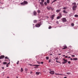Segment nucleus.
Returning a JSON list of instances; mask_svg holds the SVG:
<instances>
[{
    "instance_id": "1",
    "label": "nucleus",
    "mask_w": 78,
    "mask_h": 78,
    "mask_svg": "<svg viewBox=\"0 0 78 78\" xmlns=\"http://www.w3.org/2000/svg\"><path fill=\"white\" fill-rule=\"evenodd\" d=\"M42 25V23H41V22H39V23H38L37 24L35 25V27H38L39 28V27H41V25Z\"/></svg>"
},
{
    "instance_id": "2",
    "label": "nucleus",
    "mask_w": 78,
    "mask_h": 78,
    "mask_svg": "<svg viewBox=\"0 0 78 78\" xmlns=\"http://www.w3.org/2000/svg\"><path fill=\"white\" fill-rule=\"evenodd\" d=\"M27 4H28V2L25 1H24L23 2L20 3V4L22 5H27Z\"/></svg>"
},
{
    "instance_id": "3",
    "label": "nucleus",
    "mask_w": 78,
    "mask_h": 78,
    "mask_svg": "<svg viewBox=\"0 0 78 78\" xmlns=\"http://www.w3.org/2000/svg\"><path fill=\"white\" fill-rule=\"evenodd\" d=\"M77 8V5L73 6L72 7L73 10V11H76V9Z\"/></svg>"
},
{
    "instance_id": "4",
    "label": "nucleus",
    "mask_w": 78,
    "mask_h": 78,
    "mask_svg": "<svg viewBox=\"0 0 78 78\" xmlns=\"http://www.w3.org/2000/svg\"><path fill=\"white\" fill-rule=\"evenodd\" d=\"M41 2H40V5H41V6H43L44 5V0H41Z\"/></svg>"
},
{
    "instance_id": "5",
    "label": "nucleus",
    "mask_w": 78,
    "mask_h": 78,
    "mask_svg": "<svg viewBox=\"0 0 78 78\" xmlns=\"http://www.w3.org/2000/svg\"><path fill=\"white\" fill-rule=\"evenodd\" d=\"M62 20L63 22H67V19L65 18H63Z\"/></svg>"
},
{
    "instance_id": "6",
    "label": "nucleus",
    "mask_w": 78,
    "mask_h": 78,
    "mask_svg": "<svg viewBox=\"0 0 78 78\" xmlns=\"http://www.w3.org/2000/svg\"><path fill=\"white\" fill-rule=\"evenodd\" d=\"M67 60L66 59L63 62H62V64H66L67 62Z\"/></svg>"
},
{
    "instance_id": "7",
    "label": "nucleus",
    "mask_w": 78,
    "mask_h": 78,
    "mask_svg": "<svg viewBox=\"0 0 78 78\" xmlns=\"http://www.w3.org/2000/svg\"><path fill=\"white\" fill-rule=\"evenodd\" d=\"M49 73L51 75H54L55 74V71H51L49 72Z\"/></svg>"
},
{
    "instance_id": "8",
    "label": "nucleus",
    "mask_w": 78,
    "mask_h": 78,
    "mask_svg": "<svg viewBox=\"0 0 78 78\" xmlns=\"http://www.w3.org/2000/svg\"><path fill=\"white\" fill-rule=\"evenodd\" d=\"M47 9H48V10H50L51 9V10H52V8H51V7L50 6L49 7H47Z\"/></svg>"
},
{
    "instance_id": "9",
    "label": "nucleus",
    "mask_w": 78,
    "mask_h": 78,
    "mask_svg": "<svg viewBox=\"0 0 78 78\" xmlns=\"http://www.w3.org/2000/svg\"><path fill=\"white\" fill-rule=\"evenodd\" d=\"M55 15L54 14L51 15V18L52 20H53V19H54V17H55Z\"/></svg>"
},
{
    "instance_id": "10",
    "label": "nucleus",
    "mask_w": 78,
    "mask_h": 78,
    "mask_svg": "<svg viewBox=\"0 0 78 78\" xmlns=\"http://www.w3.org/2000/svg\"><path fill=\"white\" fill-rule=\"evenodd\" d=\"M5 58V56L4 55H1L0 56V59H3Z\"/></svg>"
},
{
    "instance_id": "11",
    "label": "nucleus",
    "mask_w": 78,
    "mask_h": 78,
    "mask_svg": "<svg viewBox=\"0 0 78 78\" xmlns=\"http://www.w3.org/2000/svg\"><path fill=\"white\" fill-rule=\"evenodd\" d=\"M63 47H64L63 48H62V50H65L66 49V48H67V46H63Z\"/></svg>"
},
{
    "instance_id": "12",
    "label": "nucleus",
    "mask_w": 78,
    "mask_h": 78,
    "mask_svg": "<svg viewBox=\"0 0 78 78\" xmlns=\"http://www.w3.org/2000/svg\"><path fill=\"white\" fill-rule=\"evenodd\" d=\"M33 13H34V16H36V14H37V13L36 12V11H34L33 12Z\"/></svg>"
},
{
    "instance_id": "13",
    "label": "nucleus",
    "mask_w": 78,
    "mask_h": 78,
    "mask_svg": "<svg viewBox=\"0 0 78 78\" xmlns=\"http://www.w3.org/2000/svg\"><path fill=\"white\" fill-rule=\"evenodd\" d=\"M63 12L64 13H65V14H67V13H68V12H66V10H63Z\"/></svg>"
},
{
    "instance_id": "14",
    "label": "nucleus",
    "mask_w": 78,
    "mask_h": 78,
    "mask_svg": "<svg viewBox=\"0 0 78 78\" xmlns=\"http://www.w3.org/2000/svg\"><path fill=\"white\" fill-rule=\"evenodd\" d=\"M5 59H8V60H9V61H10V60L9 59V58L7 56H6L5 57Z\"/></svg>"
},
{
    "instance_id": "15",
    "label": "nucleus",
    "mask_w": 78,
    "mask_h": 78,
    "mask_svg": "<svg viewBox=\"0 0 78 78\" xmlns=\"http://www.w3.org/2000/svg\"><path fill=\"white\" fill-rule=\"evenodd\" d=\"M59 16L60 17V18H61V17H62V14H61V13H59Z\"/></svg>"
},
{
    "instance_id": "16",
    "label": "nucleus",
    "mask_w": 78,
    "mask_h": 78,
    "mask_svg": "<svg viewBox=\"0 0 78 78\" xmlns=\"http://www.w3.org/2000/svg\"><path fill=\"white\" fill-rule=\"evenodd\" d=\"M59 11H61V9H59L57 10H56V12H59Z\"/></svg>"
},
{
    "instance_id": "17",
    "label": "nucleus",
    "mask_w": 78,
    "mask_h": 78,
    "mask_svg": "<svg viewBox=\"0 0 78 78\" xmlns=\"http://www.w3.org/2000/svg\"><path fill=\"white\" fill-rule=\"evenodd\" d=\"M50 0H47L46 1V2L47 3H48H48H50Z\"/></svg>"
},
{
    "instance_id": "18",
    "label": "nucleus",
    "mask_w": 78,
    "mask_h": 78,
    "mask_svg": "<svg viewBox=\"0 0 78 78\" xmlns=\"http://www.w3.org/2000/svg\"><path fill=\"white\" fill-rule=\"evenodd\" d=\"M37 20H34V23H37Z\"/></svg>"
},
{
    "instance_id": "19",
    "label": "nucleus",
    "mask_w": 78,
    "mask_h": 78,
    "mask_svg": "<svg viewBox=\"0 0 78 78\" xmlns=\"http://www.w3.org/2000/svg\"><path fill=\"white\" fill-rule=\"evenodd\" d=\"M57 0H54L53 1H52V2L51 3V4H52L53 3H54V2H56V1H57Z\"/></svg>"
},
{
    "instance_id": "20",
    "label": "nucleus",
    "mask_w": 78,
    "mask_h": 78,
    "mask_svg": "<svg viewBox=\"0 0 78 78\" xmlns=\"http://www.w3.org/2000/svg\"><path fill=\"white\" fill-rule=\"evenodd\" d=\"M73 59L74 61H76V60L78 59V58H73Z\"/></svg>"
},
{
    "instance_id": "21",
    "label": "nucleus",
    "mask_w": 78,
    "mask_h": 78,
    "mask_svg": "<svg viewBox=\"0 0 78 78\" xmlns=\"http://www.w3.org/2000/svg\"><path fill=\"white\" fill-rule=\"evenodd\" d=\"M39 73H40L39 72H37L36 73V74L37 75H39Z\"/></svg>"
},
{
    "instance_id": "22",
    "label": "nucleus",
    "mask_w": 78,
    "mask_h": 78,
    "mask_svg": "<svg viewBox=\"0 0 78 78\" xmlns=\"http://www.w3.org/2000/svg\"><path fill=\"white\" fill-rule=\"evenodd\" d=\"M73 5L74 6H77L76 5V3L75 2H73Z\"/></svg>"
},
{
    "instance_id": "23",
    "label": "nucleus",
    "mask_w": 78,
    "mask_h": 78,
    "mask_svg": "<svg viewBox=\"0 0 78 78\" xmlns=\"http://www.w3.org/2000/svg\"><path fill=\"white\" fill-rule=\"evenodd\" d=\"M67 7H64L63 8V9H67Z\"/></svg>"
},
{
    "instance_id": "24",
    "label": "nucleus",
    "mask_w": 78,
    "mask_h": 78,
    "mask_svg": "<svg viewBox=\"0 0 78 78\" xmlns=\"http://www.w3.org/2000/svg\"><path fill=\"white\" fill-rule=\"evenodd\" d=\"M44 4L45 5V6H47V3L46 2H44Z\"/></svg>"
},
{
    "instance_id": "25",
    "label": "nucleus",
    "mask_w": 78,
    "mask_h": 78,
    "mask_svg": "<svg viewBox=\"0 0 78 78\" xmlns=\"http://www.w3.org/2000/svg\"><path fill=\"white\" fill-rule=\"evenodd\" d=\"M61 18L59 16H58L57 17V19H59Z\"/></svg>"
},
{
    "instance_id": "26",
    "label": "nucleus",
    "mask_w": 78,
    "mask_h": 78,
    "mask_svg": "<svg viewBox=\"0 0 78 78\" xmlns=\"http://www.w3.org/2000/svg\"><path fill=\"white\" fill-rule=\"evenodd\" d=\"M3 64H4V65H5V64H7V62H4L3 63Z\"/></svg>"
},
{
    "instance_id": "27",
    "label": "nucleus",
    "mask_w": 78,
    "mask_h": 78,
    "mask_svg": "<svg viewBox=\"0 0 78 78\" xmlns=\"http://www.w3.org/2000/svg\"><path fill=\"white\" fill-rule=\"evenodd\" d=\"M74 17H78V15H74Z\"/></svg>"
},
{
    "instance_id": "28",
    "label": "nucleus",
    "mask_w": 78,
    "mask_h": 78,
    "mask_svg": "<svg viewBox=\"0 0 78 78\" xmlns=\"http://www.w3.org/2000/svg\"><path fill=\"white\" fill-rule=\"evenodd\" d=\"M71 25L72 27H73V26H74V24L73 23H72Z\"/></svg>"
},
{
    "instance_id": "29",
    "label": "nucleus",
    "mask_w": 78,
    "mask_h": 78,
    "mask_svg": "<svg viewBox=\"0 0 78 78\" xmlns=\"http://www.w3.org/2000/svg\"><path fill=\"white\" fill-rule=\"evenodd\" d=\"M72 16V14H70L69 15V17H71Z\"/></svg>"
},
{
    "instance_id": "30",
    "label": "nucleus",
    "mask_w": 78,
    "mask_h": 78,
    "mask_svg": "<svg viewBox=\"0 0 78 78\" xmlns=\"http://www.w3.org/2000/svg\"><path fill=\"white\" fill-rule=\"evenodd\" d=\"M46 59H47V60H48V59H49V58L48 57H46Z\"/></svg>"
},
{
    "instance_id": "31",
    "label": "nucleus",
    "mask_w": 78,
    "mask_h": 78,
    "mask_svg": "<svg viewBox=\"0 0 78 78\" xmlns=\"http://www.w3.org/2000/svg\"><path fill=\"white\" fill-rule=\"evenodd\" d=\"M51 26H50L49 27H48V29H51Z\"/></svg>"
},
{
    "instance_id": "32",
    "label": "nucleus",
    "mask_w": 78,
    "mask_h": 78,
    "mask_svg": "<svg viewBox=\"0 0 78 78\" xmlns=\"http://www.w3.org/2000/svg\"><path fill=\"white\" fill-rule=\"evenodd\" d=\"M37 62L38 63V64H41V62H40L39 61H37Z\"/></svg>"
},
{
    "instance_id": "33",
    "label": "nucleus",
    "mask_w": 78,
    "mask_h": 78,
    "mask_svg": "<svg viewBox=\"0 0 78 78\" xmlns=\"http://www.w3.org/2000/svg\"><path fill=\"white\" fill-rule=\"evenodd\" d=\"M21 72H23V68H21Z\"/></svg>"
},
{
    "instance_id": "34",
    "label": "nucleus",
    "mask_w": 78,
    "mask_h": 78,
    "mask_svg": "<svg viewBox=\"0 0 78 78\" xmlns=\"http://www.w3.org/2000/svg\"><path fill=\"white\" fill-rule=\"evenodd\" d=\"M70 73H67L66 74H67V75H70Z\"/></svg>"
},
{
    "instance_id": "35",
    "label": "nucleus",
    "mask_w": 78,
    "mask_h": 78,
    "mask_svg": "<svg viewBox=\"0 0 78 78\" xmlns=\"http://www.w3.org/2000/svg\"><path fill=\"white\" fill-rule=\"evenodd\" d=\"M56 23H57V24H59V22L58 21H56Z\"/></svg>"
},
{
    "instance_id": "36",
    "label": "nucleus",
    "mask_w": 78,
    "mask_h": 78,
    "mask_svg": "<svg viewBox=\"0 0 78 78\" xmlns=\"http://www.w3.org/2000/svg\"><path fill=\"white\" fill-rule=\"evenodd\" d=\"M25 71H26L27 72V70H28V69H27V68H25Z\"/></svg>"
},
{
    "instance_id": "37",
    "label": "nucleus",
    "mask_w": 78,
    "mask_h": 78,
    "mask_svg": "<svg viewBox=\"0 0 78 78\" xmlns=\"http://www.w3.org/2000/svg\"><path fill=\"white\" fill-rule=\"evenodd\" d=\"M37 12L38 13H40V12H41V11L38 10L37 11Z\"/></svg>"
},
{
    "instance_id": "38",
    "label": "nucleus",
    "mask_w": 78,
    "mask_h": 78,
    "mask_svg": "<svg viewBox=\"0 0 78 78\" xmlns=\"http://www.w3.org/2000/svg\"><path fill=\"white\" fill-rule=\"evenodd\" d=\"M19 62V61H18L16 63L17 64H18Z\"/></svg>"
},
{
    "instance_id": "39",
    "label": "nucleus",
    "mask_w": 78,
    "mask_h": 78,
    "mask_svg": "<svg viewBox=\"0 0 78 78\" xmlns=\"http://www.w3.org/2000/svg\"><path fill=\"white\" fill-rule=\"evenodd\" d=\"M55 59H56V60H58V58L57 57L55 58Z\"/></svg>"
},
{
    "instance_id": "40",
    "label": "nucleus",
    "mask_w": 78,
    "mask_h": 78,
    "mask_svg": "<svg viewBox=\"0 0 78 78\" xmlns=\"http://www.w3.org/2000/svg\"><path fill=\"white\" fill-rule=\"evenodd\" d=\"M68 64H70V63H71V62H70V61H69L68 62Z\"/></svg>"
},
{
    "instance_id": "41",
    "label": "nucleus",
    "mask_w": 78,
    "mask_h": 78,
    "mask_svg": "<svg viewBox=\"0 0 78 78\" xmlns=\"http://www.w3.org/2000/svg\"><path fill=\"white\" fill-rule=\"evenodd\" d=\"M71 56H72V57H75V55H71Z\"/></svg>"
},
{
    "instance_id": "42",
    "label": "nucleus",
    "mask_w": 78,
    "mask_h": 78,
    "mask_svg": "<svg viewBox=\"0 0 78 78\" xmlns=\"http://www.w3.org/2000/svg\"><path fill=\"white\" fill-rule=\"evenodd\" d=\"M38 66H39V65H36L35 66L37 67H38Z\"/></svg>"
},
{
    "instance_id": "43",
    "label": "nucleus",
    "mask_w": 78,
    "mask_h": 78,
    "mask_svg": "<svg viewBox=\"0 0 78 78\" xmlns=\"http://www.w3.org/2000/svg\"><path fill=\"white\" fill-rule=\"evenodd\" d=\"M41 64H44V62H40Z\"/></svg>"
},
{
    "instance_id": "44",
    "label": "nucleus",
    "mask_w": 78,
    "mask_h": 78,
    "mask_svg": "<svg viewBox=\"0 0 78 78\" xmlns=\"http://www.w3.org/2000/svg\"><path fill=\"white\" fill-rule=\"evenodd\" d=\"M49 62H51V59H49Z\"/></svg>"
},
{
    "instance_id": "45",
    "label": "nucleus",
    "mask_w": 78,
    "mask_h": 78,
    "mask_svg": "<svg viewBox=\"0 0 78 78\" xmlns=\"http://www.w3.org/2000/svg\"><path fill=\"white\" fill-rule=\"evenodd\" d=\"M65 58H68V56H65Z\"/></svg>"
},
{
    "instance_id": "46",
    "label": "nucleus",
    "mask_w": 78,
    "mask_h": 78,
    "mask_svg": "<svg viewBox=\"0 0 78 78\" xmlns=\"http://www.w3.org/2000/svg\"><path fill=\"white\" fill-rule=\"evenodd\" d=\"M10 64V62H9V63L7 64V65H8V64Z\"/></svg>"
},
{
    "instance_id": "47",
    "label": "nucleus",
    "mask_w": 78,
    "mask_h": 78,
    "mask_svg": "<svg viewBox=\"0 0 78 78\" xmlns=\"http://www.w3.org/2000/svg\"><path fill=\"white\" fill-rule=\"evenodd\" d=\"M34 69H37V67H34Z\"/></svg>"
},
{
    "instance_id": "48",
    "label": "nucleus",
    "mask_w": 78,
    "mask_h": 78,
    "mask_svg": "<svg viewBox=\"0 0 78 78\" xmlns=\"http://www.w3.org/2000/svg\"><path fill=\"white\" fill-rule=\"evenodd\" d=\"M63 61H65L66 60V59H65V58H64L63 59Z\"/></svg>"
},
{
    "instance_id": "49",
    "label": "nucleus",
    "mask_w": 78,
    "mask_h": 78,
    "mask_svg": "<svg viewBox=\"0 0 78 78\" xmlns=\"http://www.w3.org/2000/svg\"><path fill=\"white\" fill-rule=\"evenodd\" d=\"M29 65H30V66H33L32 65L30 64H29Z\"/></svg>"
},
{
    "instance_id": "50",
    "label": "nucleus",
    "mask_w": 78,
    "mask_h": 78,
    "mask_svg": "<svg viewBox=\"0 0 78 78\" xmlns=\"http://www.w3.org/2000/svg\"><path fill=\"white\" fill-rule=\"evenodd\" d=\"M2 69H4V67H2Z\"/></svg>"
},
{
    "instance_id": "51",
    "label": "nucleus",
    "mask_w": 78,
    "mask_h": 78,
    "mask_svg": "<svg viewBox=\"0 0 78 78\" xmlns=\"http://www.w3.org/2000/svg\"><path fill=\"white\" fill-rule=\"evenodd\" d=\"M70 59L71 60V61H72L73 60V59H72V58H71Z\"/></svg>"
},
{
    "instance_id": "52",
    "label": "nucleus",
    "mask_w": 78,
    "mask_h": 78,
    "mask_svg": "<svg viewBox=\"0 0 78 78\" xmlns=\"http://www.w3.org/2000/svg\"><path fill=\"white\" fill-rule=\"evenodd\" d=\"M36 66V65H33V66Z\"/></svg>"
},
{
    "instance_id": "53",
    "label": "nucleus",
    "mask_w": 78,
    "mask_h": 78,
    "mask_svg": "<svg viewBox=\"0 0 78 78\" xmlns=\"http://www.w3.org/2000/svg\"><path fill=\"white\" fill-rule=\"evenodd\" d=\"M50 55L51 56V55H53V54H50Z\"/></svg>"
},
{
    "instance_id": "54",
    "label": "nucleus",
    "mask_w": 78,
    "mask_h": 78,
    "mask_svg": "<svg viewBox=\"0 0 78 78\" xmlns=\"http://www.w3.org/2000/svg\"><path fill=\"white\" fill-rule=\"evenodd\" d=\"M6 67H8V65H6Z\"/></svg>"
},
{
    "instance_id": "55",
    "label": "nucleus",
    "mask_w": 78,
    "mask_h": 78,
    "mask_svg": "<svg viewBox=\"0 0 78 78\" xmlns=\"http://www.w3.org/2000/svg\"><path fill=\"white\" fill-rule=\"evenodd\" d=\"M63 78H67V77L65 76V77H64Z\"/></svg>"
},
{
    "instance_id": "56",
    "label": "nucleus",
    "mask_w": 78,
    "mask_h": 78,
    "mask_svg": "<svg viewBox=\"0 0 78 78\" xmlns=\"http://www.w3.org/2000/svg\"><path fill=\"white\" fill-rule=\"evenodd\" d=\"M62 56H65V55H62Z\"/></svg>"
},
{
    "instance_id": "57",
    "label": "nucleus",
    "mask_w": 78,
    "mask_h": 78,
    "mask_svg": "<svg viewBox=\"0 0 78 78\" xmlns=\"http://www.w3.org/2000/svg\"><path fill=\"white\" fill-rule=\"evenodd\" d=\"M56 62H58V60H56Z\"/></svg>"
},
{
    "instance_id": "58",
    "label": "nucleus",
    "mask_w": 78,
    "mask_h": 78,
    "mask_svg": "<svg viewBox=\"0 0 78 78\" xmlns=\"http://www.w3.org/2000/svg\"><path fill=\"white\" fill-rule=\"evenodd\" d=\"M68 58H70V57H68Z\"/></svg>"
},
{
    "instance_id": "59",
    "label": "nucleus",
    "mask_w": 78,
    "mask_h": 78,
    "mask_svg": "<svg viewBox=\"0 0 78 78\" xmlns=\"http://www.w3.org/2000/svg\"><path fill=\"white\" fill-rule=\"evenodd\" d=\"M61 55V54H58V55Z\"/></svg>"
},
{
    "instance_id": "60",
    "label": "nucleus",
    "mask_w": 78,
    "mask_h": 78,
    "mask_svg": "<svg viewBox=\"0 0 78 78\" xmlns=\"http://www.w3.org/2000/svg\"><path fill=\"white\" fill-rule=\"evenodd\" d=\"M55 75H58V74L55 73Z\"/></svg>"
},
{
    "instance_id": "61",
    "label": "nucleus",
    "mask_w": 78,
    "mask_h": 78,
    "mask_svg": "<svg viewBox=\"0 0 78 78\" xmlns=\"http://www.w3.org/2000/svg\"><path fill=\"white\" fill-rule=\"evenodd\" d=\"M1 62H2V61H1V60H0V63H1Z\"/></svg>"
},
{
    "instance_id": "62",
    "label": "nucleus",
    "mask_w": 78,
    "mask_h": 78,
    "mask_svg": "<svg viewBox=\"0 0 78 78\" xmlns=\"http://www.w3.org/2000/svg\"><path fill=\"white\" fill-rule=\"evenodd\" d=\"M7 78H9V77H8V76H7Z\"/></svg>"
},
{
    "instance_id": "63",
    "label": "nucleus",
    "mask_w": 78,
    "mask_h": 78,
    "mask_svg": "<svg viewBox=\"0 0 78 78\" xmlns=\"http://www.w3.org/2000/svg\"><path fill=\"white\" fill-rule=\"evenodd\" d=\"M58 63H60V62H58Z\"/></svg>"
},
{
    "instance_id": "64",
    "label": "nucleus",
    "mask_w": 78,
    "mask_h": 78,
    "mask_svg": "<svg viewBox=\"0 0 78 78\" xmlns=\"http://www.w3.org/2000/svg\"><path fill=\"white\" fill-rule=\"evenodd\" d=\"M16 78H18V77L17 76H16Z\"/></svg>"
}]
</instances>
